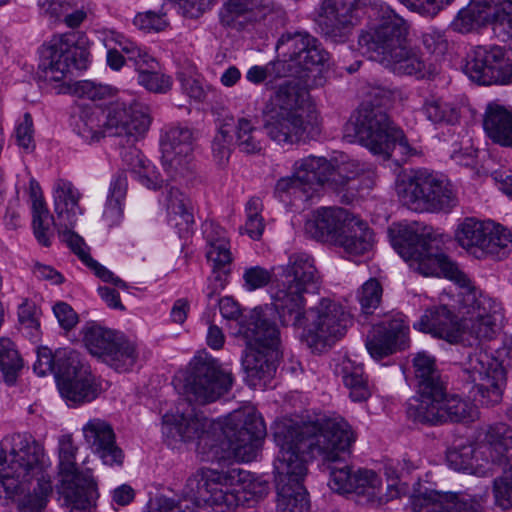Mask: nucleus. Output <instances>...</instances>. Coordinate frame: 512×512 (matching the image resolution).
<instances>
[{
	"label": "nucleus",
	"instance_id": "680f3d73",
	"mask_svg": "<svg viewBox=\"0 0 512 512\" xmlns=\"http://www.w3.org/2000/svg\"><path fill=\"white\" fill-rule=\"evenodd\" d=\"M328 58V52L321 48L317 41L309 45L294 64L303 71H310L315 67L323 66Z\"/></svg>",
	"mask_w": 512,
	"mask_h": 512
},
{
	"label": "nucleus",
	"instance_id": "4d7b16f0",
	"mask_svg": "<svg viewBox=\"0 0 512 512\" xmlns=\"http://www.w3.org/2000/svg\"><path fill=\"white\" fill-rule=\"evenodd\" d=\"M68 91L79 97L90 100H101L112 94V88L89 80L77 81L68 85Z\"/></svg>",
	"mask_w": 512,
	"mask_h": 512
},
{
	"label": "nucleus",
	"instance_id": "f704fd0d",
	"mask_svg": "<svg viewBox=\"0 0 512 512\" xmlns=\"http://www.w3.org/2000/svg\"><path fill=\"white\" fill-rule=\"evenodd\" d=\"M335 243L353 256L364 255L372 250L374 233L368 224L352 214Z\"/></svg>",
	"mask_w": 512,
	"mask_h": 512
},
{
	"label": "nucleus",
	"instance_id": "052dcab7",
	"mask_svg": "<svg viewBox=\"0 0 512 512\" xmlns=\"http://www.w3.org/2000/svg\"><path fill=\"white\" fill-rule=\"evenodd\" d=\"M474 457L476 455L472 446L451 448L446 454L447 463L452 469L469 473L473 472Z\"/></svg>",
	"mask_w": 512,
	"mask_h": 512
},
{
	"label": "nucleus",
	"instance_id": "393cba45",
	"mask_svg": "<svg viewBox=\"0 0 512 512\" xmlns=\"http://www.w3.org/2000/svg\"><path fill=\"white\" fill-rule=\"evenodd\" d=\"M162 164L167 175L176 180L191 171L193 133L187 127H170L161 139Z\"/></svg>",
	"mask_w": 512,
	"mask_h": 512
},
{
	"label": "nucleus",
	"instance_id": "a18cd8bd",
	"mask_svg": "<svg viewBox=\"0 0 512 512\" xmlns=\"http://www.w3.org/2000/svg\"><path fill=\"white\" fill-rule=\"evenodd\" d=\"M167 209L170 214V220L177 227L184 225L185 229H188L189 225L194 222L190 200L177 188L171 187L168 191Z\"/></svg>",
	"mask_w": 512,
	"mask_h": 512
},
{
	"label": "nucleus",
	"instance_id": "de8ad7c7",
	"mask_svg": "<svg viewBox=\"0 0 512 512\" xmlns=\"http://www.w3.org/2000/svg\"><path fill=\"white\" fill-rule=\"evenodd\" d=\"M236 144L246 154H256L262 150L261 131L246 118L238 119L235 126Z\"/></svg>",
	"mask_w": 512,
	"mask_h": 512
},
{
	"label": "nucleus",
	"instance_id": "412c9836",
	"mask_svg": "<svg viewBox=\"0 0 512 512\" xmlns=\"http://www.w3.org/2000/svg\"><path fill=\"white\" fill-rule=\"evenodd\" d=\"M354 164L339 163L337 160H327L324 157L308 156L294 164L296 175L309 189V197L318 188L331 190L335 193L343 189L352 180Z\"/></svg>",
	"mask_w": 512,
	"mask_h": 512
},
{
	"label": "nucleus",
	"instance_id": "e2e57ef3",
	"mask_svg": "<svg viewBox=\"0 0 512 512\" xmlns=\"http://www.w3.org/2000/svg\"><path fill=\"white\" fill-rule=\"evenodd\" d=\"M273 277L276 279L279 277L277 267H273L271 270H268L261 266H252L246 268L243 273L245 285L249 288L266 287L272 282Z\"/></svg>",
	"mask_w": 512,
	"mask_h": 512
},
{
	"label": "nucleus",
	"instance_id": "2eb2a0df",
	"mask_svg": "<svg viewBox=\"0 0 512 512\" xmlns=\"http://www.w3.org/2000/svg\"><path fill=\"white\" fill-rule=\"evenodd\" d=\"M233 377L208 357H195L183 380L184 402L206 405L215 402L232 386Z\"/></svg>",
	"mask_w": 512,
	"mask_h": 512
},
{
	"label": "nucleus",
	"instance_id": "f03ea898",
	"mask_svg": "<svg viewBox=\"0 0 512 512\" xmlns=\"http://www.w3.org/2000/svg\"><path fill=\"white\" fill-rule=\"evenodd\" d=\"M43 447L27 434H14L0 450V487L18 512H41L52 492Z\"/></svg>",
	"mask_w": 512,
	"mask_h": 512
},
{
	"label": "nucleus",
	"instance_id": "2f4dec72",
	"mask_svg": "<svg viewBox=\"0 0 512 512\" xmlns=\"http://www.w3.org/2000/svg\"><path fill=\"white\" fill-rule=\"evenodd\" d=\"M270 9L261 0H225L219 10L220 24L236 31L261 21Z\"/></svg>",
	"mask_w": 512,
	"mask_h": 512
},
{
	"label": "nucleus",
	"instance_id": "ea45409f",
	"mask_svg": "<svg viewBox=\"0 0 512 512\" xmlns=\"http://www.w3.org/2000/svg\"><path fill=\"white\" fill-rule=\"evenodd\" d=\"M340 373L345 386L349 389L352 401L362 402L370 397L368 378L361 365H354L350 360H344L340 367Z\"/></svg>",
	"mask_w": 512,
	"mask_h": 512
},
{
	"label": "nucleus",
	"instance_id": "1a4fd4ad",
	"mask_svg": "<svg viewBox=\"0 0 512 512\" xmlns=\"http://www.w3.org/2000/svg\"><path fill=\"white\" fill-rule=\"evenodd\" d=\"M151 124L149 108L140 103L127 107L114 103L106 109L84 111L78 124L79 134L90 142L106 136L125 139L126 144L136 143Z\"/></svg>",
	"mask_w": 512,
	"mask_h": 512
},
{
	"label": "nucleus",
	"instance_id": "7ed1b4c3",
	"mask_svg": "<svg viewBox=\"0 0 512 512\" xmlns=\"http://www.w3.org/2000/svg\"><path fill=\"white\" fill-rule=\"evenodd\" d=\"M309 92L297 80L281 83L265 103L263 128L280 145L316 139L321 134L318 114L308 109Z\"/></svg>",
	"mask_w": 512,
	"mask_h": 512
},
{
	"label": "nucleus",
	"instance_id": "6e6552de",
	"mask_svg": "<svg viewBox=\"0 0 512 512\" xmlns=\"http://www.w3.org/2000/svg\"><path fill=\"white\" fill-rule=\"evenodd\" d=\"M245 342L242 366L250 386L257 387L271 379L276 372V362L280 357V333L275 322L271 321L261 308H254L239 322L236 333Z\"/></svg>",
	"mask_w": 512,
	"mask_h": 512
},
{
	"label": "nucleus",
	"instance_id": "f3484780",
	"mask_svg": "<svg viewBox=\"0 0 512 512\" xmlns=\"http://www.w3.org/2000/svg\"><path fill=\"white\" fill-rule=\"evenodd\" d=\"M88 56V50L76 43L75 34L54 36L40 50L39 70L45 79L61 81L72 68L85 70Z\"/></svg>",
	"mask_w": 512,
	"mask_h": 512
},
{
	"label": "nucleus",
	"instance_id": "c756f323",
	"mask_svg": "<svg viewBox=\"0 0 512 512\" xmlns=\"http://www.w3.org/2000/svg\"><path fill=\"white\" fill-rule=\"evenodd\" d=\"M502 11L505 15L500 16L496 9L486 0H471V2L462 8L451 23V28L459 33H468L489 21L507 20L512 22V1L504 0Z\"/></svg>",
	"mask_w": 512,
	"mask_h": 512
},
{
	"label": "nucleus",
	"instance_id": "bf43d9fd",
	"mask_svg": "<svg viewBox=\"0 0 512 512\" xmlns=\"http://www.w3.org/2000/svg\"><path fill=\"white\" fill-rule=\"evenodd\" d=\"M138 83L154 93H166L172 86L169 76L160 74L155 69L148 67H145L138 73Z\"/></svg>",
	"mask_w": 512,
	"mask_h": 512
},
{
	"label": "nucleus",
	"instance_id": "a19ab883",
	"mask_svg": "<svg viewBox=\"0 0 512 512\" xmlns=\"http://www.w3.org/2000/svg\"><path fill=\"white\" fill-rule=\"evenodd\" d=\"M57 384L62 397L74 404L89 402L97 396L93 378L90 373L65 381H59Z\"/></svg>",
	"mask_w": 512,
	"mask_h": 512
},
{
	"label": "nucleus",
	"instance_id": "0eeeda50",
	"mask_svg": "<svg viewBox=\"0 0 512 512\" xmlns=\"http://www.w3.org/2000/svg\"><path fill=\"white\" fill-rule=\"evenodd\" d=\"M249 477L248 472L237 468L228 471L200 469L187 479L182 495L194 506L208 508L211 512H227L247 500L246 490L259 496L267 492L266 484L246 485Z\"/></svg>",
	"mask_w": 512,
	"mask_h": 512
},
{
	"label": "nucleus",
	"instance_id": "a878e982",
	"mask_svg": "<svg viewBox=\"0 0 512 512\" xmlns=\"http://www.w3.org/2000/svg\"><path fill=\"white\" fill-rule=\"evenodd\" d=\"M415 388L417 399L410 402L407 414L410 418L421 410L425 404H429L447 390V382L437 369L435 359L425 352H419L413 359Z\"/></svg>",
	"mask_w": 512,
	"mask_h": 512
},
{
	"label": "nucleus",
	"instance_id": "09e8293b",
	"mask_svg": "<svg viewBox=\"0 0 512 512\" xmlns=\"http://www.w3.org/2000/svg\"><path fill=\"white\" fill-rule=\"evenodd\" d=\"M450 493L435 490L425 491L411 498V512H448Z\"/></svg>",
	"mask_w": 512,
	"mask_h": 512
},
{
	"label": "nucleus",
	"instance_id": "ddd939ff",
	"mask_svg": "<svg viewBox=\"0 0 512 512\" xmlns=\"http://www.w3.org/2000/svg\"><path fill=\"white\" fill-rule=\"evenodd\" d=\"M351 314L340 304L323 298L308 309L300 340L314 352H321L340 340L352 325Z\"/></svg>",
	"mask_w": 512,
	"mask_h": 512
},
{
	"label": "nucleus",
	"instance_id": "338daca9",
	"mask_svg": "<svg viewBox=\"0 0 512 512\" xmlns=\"http://www.w3.org/2000/svg\"><path fill=\"white\" fill-rule=\"evenodd\" d=\"M410 10L423 16L434 17L454 0H399Z\"/></svg>",
	"mask_w": 512,
	"mask_h": 512
},
{
	"label": "nucleus",
	"instance_id": "37998d69",
	"mask_svg": "<svg viewBox=\"0 0 512 512\" xmlns=\"http://www.w3.org/2000/svg\"><path fill=\"white\" fill-rule=\"evenodd\" d=\"M315 42H317V39L307 32H286L278 39L276 51L278 56L285 58V60L288 59L291 63H295L299 59L300 54Z\"/></svg>",
	"mask_w": 512,
	"mask_h": 512
},
{
	"label": "nucleus",
	"instance_id": "a211bd4d",
	"mask_svg": "<svg viewBox=\"0 0 512 512\" xmlns=\"http://www.w3.org/2000/svg\"><path fill=\"white\" fill-rule=\"evenodd\" d=\"M455 238L462 248L479 250L497 260L507 257L512 247L511 231L493 221L466 218L459 224Z\"/></svg>",
	"mask_w": 512,
	"mask_h": 512
},
{
	"label": "nucleus",
	"instance_id": "603ef678",
	"mask_svg": "<svg viewBox=\"0 0 512 512\" xmlns=\"http://www.w3.org/2000/svg\"><path fill=\"white\" fill-rule=\"evenodd\" d=\"M345 164H354V167L351 169L353 173L350 174L353 175V177L352 180L349 181V184L345 185L338 193L344 192L345 196L349 195L354 197L357 194L369 192L375 185L374 172L370 170L365 171L364 168L354 160L346 161Z\"/></svg>",
	"mask_w": 512,
	"mask_h": 512
},
{
	"label": "nucleus",
	"instance_id": "dca6fc26",
	"mask_svg": "<svg viewBox=\"0 0 512 512\" xmlns=\"http://www.w3.org/2000/svg\"><path fill=\"white\" fill-rule=\"evenodd\" d=\"M88 351L119 372L130 370L138 359L134 342L122 333L94 322L87 323L81 331Z\"/></svg>",
	"mask_w": 512,
	"mask_h": 512
},
{
	"label": "nucleus",
	"instance_id": "4468645a",
	"mask_svg": "<svg viewBox=\"0 0 512 512\" xmlns=\"http://www.w3.org/2000/svg\"><path fill=\"white\" fill-rule=\"evenodd\" d=\"M276 508L278 512H308L310 502L302 481L307 473L306 459L280 447L274 462Z\"/></svg>",
	"mask_w": 512,
	"mask_h": 512
},
{
	"label": "nucleus",
	"instance_id": "8fccbe9b",
	"mask_svg": "<svg viewBox=\"0 0 512 512\" xmlns=\"http://www.w3.org/2000/svg\"><path fill=\"white\" fill-rule=\"evenodd\" d=\"M35 207V211H32L33 217V232L37 241L45 246H51V235L50 225L54 224L58 229V234L60 235V230H64L65 227H61L58 219V215L56 214V220H54L53 216L50 215L48 209H42L40 204Z\"/></svg>",
	"mask_w": 512,
	"mask_h": 512
},
{
	"label": "nucleus",
	"instance_id": "9d476101",
	"mask_svg": "<svg viewBox=\"0 0 512 512\" xmlns=\"http://www.w3.org/2000/svg\"><path fill=\"white\" fill-rule=\"evenodd\" d=\"M350 128L361 145L384 160L390 159L396 148L404 157L417 154V150L409 144L404 132L393 123L386 110L381 107L361 104L351 117L346 130Z\"/></svg>",
	"mask_w": 512,
	"mask_h": 512
},
{
	"label": "nucleus",
	"instance_id": "864d4df0",
	"mask_svg": "<svg viewBox=\"0 0 512 512\" xmlns=\"http://www.w3.org/2000/svg\"><path fill=\"white\" fill-rule=\"evenodd\" d=\"M20 331L31 340H38L40 331L39 311L36 305L25 300L18 308Z\"/></svg>",
	"mask_w": 512,
	"mask_h": 512
},
{
	"label": "nucleus",
	"instance_id": "bb28decb",
	"mask_svg": "<svg viewBox=\"0 0 512 512\" xmlns=\"http://www.w3.org/2000/svg\"><path fill=\"white\" fill-rule=\"evenodd\" d=\"M449 303L429 309L421 318L414 323V328L434 337L443 339L449 343H457L463 340L465 328L468 323H462L457 315L449 308Z\"/></svg>",
	"mask_w": 512,
	"mask_h": 512
},
{
	"label": "nucleus",
	"instance_id": "c9c22d12",
	"mask_svg": "<svg viewBox=\"0 0 512 512\" xmlns=\"http://www.w3.org/2000/svg\"><path fill=\"white\" fill-rule=\"evenodd\" d=\"M302 290H276L272 295L273 306L284 325L301 328L307 322L308 310L304 309L305 302Z\"/></svg>",
	"mask_w": 512,
	"mask_h": 512
},
{
	"label": "nucleus",
	"instance_id": "7c9ffc66",
	"mask_svg": "<svg viewBox=\"0 0 512 512\" xmlns=\"http://www.w3.org/2000/svg\"><path fill=\"white\" fill-rule=\"evenodd\" d=\"M351 216L352 213L344 208L323 207L305 222L304 230L309 237L317 241L335 245Z\"/></svg>",
	"mask_w": 512,
	"mask_h": 512
},
{
	"label": "nucleus",
	"instance_id": "c03bdc74",
	"mask_svg": "<svg viewBox=\"0 0 512 512\" xmlns=\"http://www.w3.org/2000/svg\"><path fill=\"white\" fill-rule=\"evenodd\" d=\"M88 371L84 367L80 354L71 348H59L56 350V375L57 383L83 374Z\"/></svg>",
	"mask_w": 512,
	"mask_h": 512
},
{
	"label": "nucleus",
	"instance_id": "473e14b6",
	"mask_svg": "<svg viewBox=\"0 0 512 512\" xmlns=\"http://www.w3.org/2000/svg\"><path fill=\"white\" fill-rule=\"evenodd\" d=\"M84 437L93 451L109 466L123 463V451L115 443V434L109 424L99 419L90 420L83 428Z\"/></svg>",
	"mask_w": 512,
	"mask_h": 512
},
{
	"label": "nucleus",
	"instance_id": "9b49d317",
	"mask_svg": "<svg viewBox=\"0 0 512 512\" xmlns=\"http://www.w3.org/2000/svg\"><path fill=\"white\" fill-rule=\"evenodd\" d=\"M80 194L74 188L71 182L59 179L54 186V211L58 215L61 227L60 239L78 256V258L91 270L95 275L104 282L112 283L115 287L126 288V284L107 268L99 264L89 254V247L84 239L74 232L78 218L82 215V210L78 204Z\"/></svg>",
	"mask_w": 512,
	"mask_h": 512
},
{
	"label": "nucleus",
	"instance_id": "4c0bfd02",
	"mask_svg": "<svg viewBox=\"0 0 512 512\" xmlns=\"http://www.w3.org/2000/svg\"><path fill=\"white\" fill-rule=\"evenodd\" d=\"M483 127L488 137L503 147L512 148V111L495 102L487 105Z\"/></svg>",
	"mask_w": 512,
	"mask_h": 512
},
{
	"label": "nucleus",
	"instance_id": "423d86ee",
	"mask_svg": "<svg viewBox=\"0 0 512 512\" xmlns=\"http://www.w3.org/2000/svg\"><path fill=\"white\" fill-rule=\"evenodd\" d=\"M390 242L411 269L424 277H444L459 288H476L475 283L443 251L440 235L424 228L417 233L406 225L389 228Z\"/></svg>",
	"mask_w": 512,
	"mask_h": 512
},
{
	"label": "nucleus",
	"instance_id": "69168bd1",
	"mask_svg": "<svg viewBox=\"0 0 512 512\" xmlns=\"http://www.w3.org/2000/svg\"><path fill=\"white\" fill-rule=\"evenodd\" d=\"M274 194L276 197L282 199L284 195H298L302 194L309 198V189L303 185L296 171L292 176L280 178L275 185Z\"/></svg>",
	"mask_w": 512,
	"mask_h": 512
},
{
	"label": "nucleus",
	"instance_id": "e433bc0d",
	"mask_svg": "<svg viewBox=\"0 0 512 512\" xmlns=\"http://www.w3.org/2000/svg\"><path fill=\"white\" fill-rule=\"evenodd\" d=\"M485 451L495 466L505 465L512 471V429L505 423L490 425L484 437Z\"/></svg>",
	"mask_w": 512,
	"mask_h": 512
},
{
	"label": "nucleus",
	"instance_id": "f8f14e48",
	"mask_svg": "<svg viewBox=\"0 0 512 512\" xmlns=\"http://www.w3.org/2000/svg\"><path fill=\"white\" fill-rule=\"evenodd\" d=\"M77 446L72 435H62L58 440L59 493L70 512H94L99 497L97 484L91 471H80L76 466Z\"/></svg>",
	"mask_w": 512,
	"mask_h": 512
},
{
	"label": "nucleus",
	"instance_id": "39448f33",
	"mask_svg": "<svg viewBox=\"0 0 512 512\" xmlns=\"http://www.w3.org/2000/svg\"><path fill=\"white\" fill-rule=\"evenodd\" d=\"M406 21L389 8L381 9L379 23L369 31L362 32L358 44L364 54L399 75L415 76L418 79L431 77L430 66L408 42Z\"/></svg>",
	"mask_w": 512,
	"mask_h": 512
},
{
	"label": "nucleus",
	"instance_id": "0e129e2a",
	"mask_svg": "<svg viewBox=\"0 0 512 512\" xmlns=\"http://www.w3.org/2000/svg\"><path fill=\"white\" fill-rule=\"evenodd\" d=\"M119 145L123 146V150L121 151L122 160L128 166L131 173L138 177L149 161L142 152L135 147V143L126 144L125 141L123 142L121 140Z\"/></svg>",
	"mask_w": 512,
	"mask_h": 512
},
{
	"label": "nucleus",
	"instance_id": "79ce46f5",
	"mask_svg": "<svg viewBox=\"0 0 512 512\" xmlns=\"http://www.w3.org/2000/svg\"><path fill=\"white\" fill-rule=\"evenodd\" d=\"M24 367L15 344L8 338H0V380L8 385L15 384Z\"/></svg>",
	"mask_w": 512,
	"mask_h": 512
},
{
	"label": "nucleus",
	"instance_id": "6ab92c4d",
	"mask_svg": "<svg viewBox=\"0 0 512 512\" xmlns=\"http://www.w3.org/2000/svg\"><path fill=\"white\" fill-rule=\"evenodd\" d=\"M465 371L476 388L475 400L487 407L501 402L506 386V369L502 361L485 350L470 354Z\"/></svg>",
	"mask_w": 512,
	"mask_h": 512
},
{
	"label": "nucleus",
	"instance_id": "5701e85b",
	"mask_svg": "<svg viewBox=\"0 0 512 512\" xmlns=\"http://www.w3.org/2000/svg\"><path fill=\"white\" fill-rule=\"evenodd\" d=\"M375 0H322L317 23L326 39L334 43L348 40L359 19V11Z\"/></svg>",
	"mask_w": 512,
	"mask_h": 512
},
{
	"label": "nucleus",
	"instance_id": "f257e3e1",
	"mask_svg": "<svg viewBox=\"0 0 512 512\" xmlns=\"http://www.w3.org/2000/svg\"><path fill=\"white\" fill-rule=\"evenodd\" d=\"M163 434L183 442L203 441L209 448L220 442L229 456L250 462L262 446L266 426L253 408L235 410L221 423L207 418L188 402H180L175 414L163 416Z\"/></svg>",
	"mask_w": 512,
	"mask_h": 512
},
{
	"label": "nucleus",
	"instance_id": "5fc2aeb1",
	"mask_svg": "<svg viewBox=\"0 0 512 512\" xmlns=\"http://www.w3.org/2000/svg\"><path fill=\"white\" fill-rule=\"evenodd\" d=\"M233 126L224 123L212 141V153L214 160L219 166H224L229 160L231 154V145L233 141Z\"/></svg>",
	"mask_w": 512,
	"mask_h": 512
},
{
	"label": "nucleus",
	"instance_id": "774afa93",
	"mask_svg": "<svg viewBox=\"0 0 512 512\" xmlns=\"http://www.w3.org/2000/svg\"><path fill=\"white\" fill-rule=\"evenodd\" d=\"M448 512H484L480 499L467 494L450 493Z\"/></svg>",
	"mask_w": 512,
	"mask_h": 512
},
{
	"label": "nucleus",
	"instance_id": "3c124183",
	"mask_svg": "<svg viewBox=\"0 0 512 512\" xmlns=\"http://www.w3.org/2000/svg\"><path fill=\"white\" fill-rule=\"evenodd\" d=\"M450 395L451 394H448L446 390L444 395L429 404H425L424 408L422 407L421 410L411 416L410 419L414 422L431 425L448 422L449 419L445 417V414L448 413L447 403Z\"/></svg>",
	"mask_w": 512,
	"mask_h": 512
},
{
	"label": "nucleus",
	"instance_id": "20e7f679",
	"mask_svg": "<svg viewBox=\"0 0 512 512\" xmlns=\"http://www.w3.org/2000/svg\"><path fill=\"white\" fill-rule=\"evenodd\" d=\"M274 438L279 447L292 450L306 459L321 457L328 469L347 464L356 436L344 419H329L324 425L294 423L291 420L276 423Z\"/></svg>",
	"mask_w": 512,
	"mask_h": 512
},
{
	"label": "nucleus",
	"instance_id": "4be33fe9",
	"mask_svg": "<svg viewBox=\"0 0 512 512\" xmlns=\"http://www.w3.org/2000/svg\"><path fill=\"white\" fill-rule=\"evenodd\" d=\"M464 72L481 85H506L512 82V61L501 46L479 45L469 55Z\"/></svg>",
	"mask_w": 512,
	"mask_h": 512
},
{
	"label": "nucleus",
	"instance_id": "58836bf2",
	"mask_svg": "<svg viewBox=\"0 0 512 512\" xmlns=\"http://www.w3.org/2000/svg\"><path fill=\"white\" fill-rule=\"evenodd\" d=\"M216 236L207 235L209 248L206 252L208 261L213 263L212 286L213 288H223L227 282L229 265L232 261L229 241L220 234Z\"/></svg>",
	"mask_w": 512,
	"mask_h": 512
},
{
	"label": "nucleus",
	"instance_id": "aec40b11",
	"mask_svg": "<svg viewBox=\"0 0 512 512\" xmlns=\"http://www.w3.org/2000/svg\"><path fill=\"white\" fill-rule=\"evenodd\" d=\"M444 296L451 298L449 305L464 314H476L470 319L469 329L477 339H490L495 333L497 322L502 319V307L495 299L482 290H450Z\"/></svg>",
	"mask_w": 512,
	"mask_h": 512
},
{
	"label": "nucleus",
	"instance_id": "49530a36",
	"mask_svg": "<svg viewBox=\"0 0 512 512\" xmlns=\"http://www.w3.org/2000/svg\"><path fill=\"white\" fill-rule=\"evenodd\" d=\"M432 193L426 212H448L458 203L456 193L450 182L439 176H437V183Z\"/></svg>",
	"mask_w": 512,
	"mask_h": 512
},
{
	"label": "nucleus",
	"instance_id": "b1692460",
	"mask_svg": "<svg viewBox=\"0 0 512 512\" xmlns=\"http://www.w3.org/2000/svg\"><path fill=\"white\" fill-rule=\"evenodd\" d=\"M329 486L340 493H355L363 503L380 506L387 501L382 494V481L373 470H354L350 464L337 465L331 469Z\"/></svg>",
	"mask_w": 512,
	"mask_h": 512
},
{
	"label": "nucleus",
	"instance_id": "c85d7f7f",
	"mask_svg": "<svg viewBox=\"0 0 512 512\" xmlns=\"http://www.w3.org/2000/svg\"><path fill=\"white\" fill-rule=\"evenodd\" d=\"M436 183L437 175L426 170H417L397 183V195L400 202L408 209L426 212Z\"/></svg>",
	"mask_w": 512,
	"mask_h": 512
},
{
	"label": "nucleus",
	"instance_id": "cd10ccee",
	"mask_svg": "<svg viewBox=\"0 0 512 512\" xmlns=\"http://www.w3.org/2000/svg\"><path fill=\"white\" fill-rule=\"evenodd\" d=\"M409 327L402 319H392L375 325L367 335L366 348L374 359H382L408 344Z\"/></svg>",
	"mask_w": 512,
	"mask_h": 512
},
{
	"label": "nucleus",
	"instance_id": "72a5a7b5",
	"mask_svg": "<svg viewBox=\"0 0 512 512\" xmlns=\"http://www.w3.org/2000/svg\"><path fill=\"white\" fill-rule=\"evenodd\" d=\"M282 285L287 288H307L308 286H320L321 276L311 260L299 254L289 257L287 265L277 267Z\"/></svg>",
	"mask_w": 512,
	"mask_h": 512
},
{
	"label": "nucleus",
	"instance_id": "6e6d98bb",
	"mask_svg": "<svg viewBox=\"0 0 512 512\" xmlns=\"http://www.w3.org/2000/svg\"><path fill=\"white\" fill-rule=\"evenodd\" d=\"M423 111L427 119L435 124H454L458 120L456 110L440 100L432 99L426 101Z\"/></svg>",
	"mask_w": 512,
	"mask_h": 512
},
{
	"label": "nucleus",
	"instance_id": "13d9d810",
	"mask_svg": "<svg viewBox=\"0 0 512 512\" xmlns=\"http://www.w3.org/2000/svg\"><path fill=\"white\" fill-rule=\"evenodd\" d=\"M498 467L502 469L503 475L494 480L495 502L501 508L508 509L512 506V470L505 465Z\"/></svg>",
	"mask_w": 512,
	"mask_h": 512
}]
</instances>
